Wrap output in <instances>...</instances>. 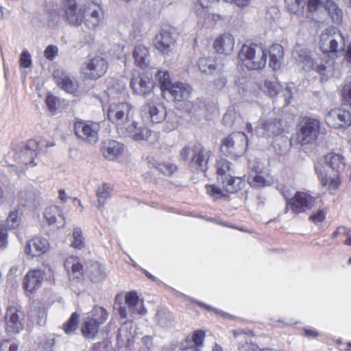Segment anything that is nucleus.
<instances>
[{"mask_svg": "<svg viewBox=\"0 0 351 351\" xmlns=\"http://www.w3.org/2000/svg\"><path fill=\"white\" fill-rule=\"evenodd\" d=\"M45 103L47 109L52 114H55L56 113V111L60 104V99L53 95H48L47 96Z\"/></svg>", "mask_w": 351, "mask_h": 351, "instance_id": "obj_52", "label": "nucleus"}, {"mask_svg": "<svg viewBox=\"0 0 351 351\" xmlns=\"http://www.w3.org/2000/svg\"><path fill=\"white\" fill-rule=\"evenodd\" d=\"M205 338V332L202 330H195L192 336L191 340L194 343L193 349L195 351H199V348L202 347L204 344Z\"/></svg>", "mask_w": 351, "mask_h": 351, "instance_id": "obj_51", "label": "nucleus"}, {"mask_svg": "<svg viewBox=\"0 0 351 351\" xmlns=\"http://www.w3.org/2000/svg\"><path fill=\"white\" fill-rule=\"evenodd\" d=\"M44 217L49 225H53L57 228L64 227L65 219L62 210L56 206H51L46 208Z\"/></svg>", "mask_w": 351, "mask_h": 351, "instance_id": "obj_27", "label": "nucleus"}, {"mask_svg": "<svg viewBox=\"0 0 351 351\" xmlns=\"http://www.w3.org/2000/svg\"><path fill=\"white\" fill-rule=\"evenodd\" d=\"M56 84L68 93H74L77 88V84L71 76L62 70L57 69L53 73Z\"/></svg>", "mask_w": 351, "mask_h": 351, "instance_id": "obj_24", "label": "nucleus"}, {"mask_svg": "<svg viewBox=\"0 0 351 351\" xmlns=\"http://www.w3.org/2000/svg\"><path fill=\"white\" fill-rule=\"evenodd\" d=\"M296 53L298 55L296 60L302 64L304 70L306 71H315L322 75V78L327 75L326 73V67L321 63H317L306 50L302 49L300 51H296Z\"/></svg>", "mask_w": 351, "mask_h": 351, "instance_id": "obj_19", "label": "nucleus"}, {"mask_svg": "<svg viewBox=\"0 0 351 351\" xmlns=\"http://www.w3.org/2000/svg\"><path fill=\"white\" fill-rule=\"evenodd\" d=\"M19 208H14L13 210H11L6 220L5 227L7 229H15L19 227L20 224V219L19 217Z\"/></svg>", "mask_w": 351, "mask_h": 351, "instance_id": "obj_47", "label": "nucleus"}, {"mask_svg": "<svg viewBox=\"0 0 351 351\" xmlns=\"http://www.w3.org/2000/svg\"><path fill=\"white\" fill-rule=\"evenodd\" d=\"M278 189L287 200V208H286V210H287L288 208V201H289V199H290L292 197L291 191L289 188H288L284 185H281V186H278Z\"/></svg>", "mask_w": 351, "mask_h": 351, "instance_id": "obj_62", "label": "nucleus"}, {"mask_svg": "<svg viewBox=\"0 0 351 351\" xmlns=\"http://www.w3.org/2000/svg\"><path fill=\"white\" fill-rule=\"evenodd\" d=\"M156 321L157 324L161 327H169L173 321V316L167 309L161 308L157 311Z\"/></svg>", "mask_w": 351, "mask_h": 351, "instance_id": "obj_40", "label": "nucleus"}, {"mask_svg": "<svg viewBox=\"0 0 351 351\" xmlns=\"http://www.w3.org/2000/svg\"><path fill=\"white\" fill-rule=\"evenodd\" d=\"M288 11L292 14L302 12L305 5L304 0H285Z\"/></svg>", "mask_w": 351, "mask_h": 351, "instance_id": "obj_46", "label": "nucleus"}, {"mask_svg": "<svg viewBox=\"0 0 351 351\" xmlns=\"http://www.w3.org/2000/svg\"><path fill=\"white\" fill-rule=\"evenodd\" d=\"M79 315L77 313H72L69 320L64 324V330L66 334H70L75 330L78 324Z\"/></svg>", "mask_w": 351, "mask_h": 351, "instance_id": "obj_50", "label": "nucleus"}, {"mask_svg": "<svg viewBox=\"0 0 351 351\" xmlns=\"http://www.w3.org/2000/svg\"><path fill=\"white\" fill-rule=\"evenodd\" d=\"M123 149V144L117 141L110 140L104 143L101 152L106 158L113 160L122 154Z\"/></svg>", "mask_w": 351, "mask_h": 351, "instance_id": "obj_29", "label": "nucleus"}, {"mask_svg": "<svg viewBox=\"0 0 351 351\" xmlns=\"http://www.w3.org/2000/svg\"><path fill=\"white\" fill-rule=\"evenodd\" d=\"M234 39L230 34H224L217 38L214 43L217 52L223 54H230L233 51Z\"/></svg>", "mask_w": 351, "mask_h": 351, "instance_id": "obj_30", "label": "nucleus"}, {"mask_svg": "<svg viewBox=\"0 0 351 351\" xmlns=\"http://www.w3.org/2000/svg\"><path fill=\"white\" fill-rule=\"evenodd\" d=\"M125 302L132 313H137V315L146 313V310L143 308V302L139 300L136 292H128L125 295Z\"/></svg>", "mask_w": 351, "mask_h": 351, "instance_id": "obj_33", "label": "nucleus"}, {"mask_svg": "<svg viewBox=\"0 0 351 351\" xmlns=\"http://www.w3.org/2000/svg\"><path fill=\"white\" fill-rule=\"evenodd\" d=\"M325 120L330 127L346 129L351 125V114L348 111L334 108L326 114Z\"/></svg>", "mask_w": 351, "mask_h": 351, "instance_id": "obj_15", "label": "nucleus"}, {"mask_svg": "<svg viewBox=\"0 0 351 351\" xmlns=\"http://www.w3.org/2000/svg\"><path fill=\"white\" fill-rule=\"evenodd\" d=\"M108 69L107 61L100 56H96L89 60L82 66L85 77L90 80L99 79L106 73Z\"/></svg>", "mask_w": 351, "mask_h": 351, "instance_id": "obj_12", "label": "nucleus"}, {"mask_svg": "<svg viewBox=\"0 0 351 351\" xmlns=\"http://www.w3.org/2000/svg\"><path fill=\"white\" fill-rule=\"evenodd\" d=\"M322 167L320 165H315V171L319 176L322 185L328 186L330 189H336L340 184L339 173H335L334 176H327L322 172Z\"/></svg>", "mask_w": 351, "mask_h": 351, "instance_id": "obj_32", "label": "nucleus"}, {"mask_svg": "<svg viewBox=\"0 0 351 351\" xmlns=\"http://www.w3.org/2000/svg\"><path fill=\"white\" fill-rule=\"evenodd\" d=\"M141 116L147 123H160L165 119L167 111L164 106L149 101L141 106Z\"/></svg>", "mask_w": 351, "mask_h": 351, "instance_id": "obj_11", "label": "nucleus"}, {"mask_svg": "<svg viewBox=\"0 0 351 351\" xmlns=\"http://www.w3.org/2000/svg\"><path fill=\"white\" fill-rule=\"evenodd\" d=\"M104 12L101 6L94 2L83 5L82 23L89 29H95L102 23Z\"/></svg>", "mask_w": 351, "mask_h": 351, "instance_id": "obj_10", "label": "nucleus"}, {"mask_svg": "<svg viewBox=\"0 0 351 351\" xmlns=\"http://www.w3.org/2000/svg\"><path fill=\"white\" fill-rule=\"evenodd\" d=\"M135 110L129 103H112L110 104L107 117L114 124L117 130H121L134 118Z\"/></svg>", "mask_w": 351, "mask_h": 351, "instance_id": "obj_5", "label": "nucleus"}, {"mask_svg": "<svg viewBox=\"0 0 351 351\" xmlns=\"http://www.w3.org/2000/svg\"><path fill=\"white\" fill-rule=\"evenodd\" d=\"M43 145L48 146L44 141L29 140L19 155L20 162L25 166H35L36 165V162H34L35 158L40 154L41 147Z\"/></svg>", "mask_w": 351, "mask_h": 351, "instance_id": "obj_14", "label": "nucleus"}, {"mask_svg": "<svg viewBox=\"0 0 351 351\" xmlns=\"http://www.w3.org/2000/svg\"><path fill=\"white\" fill-rule=\"evenodd\" d=\"M191 91V88L189 85L177 82H174L164 94H168L173 101H182L188 99Z\"/></svg>", "mask_w": 351, "mask_h": 351, "instance_id": "obj_25", "label": "nucleus"}, {"mask_svg": "<svg viewBox=\"0 0 351 351\" xmlns=\"http://www.w3.org/2000/svg\"><path fill=\"white\" fill-rule=\"evenodd\" d=\"M100 124L91 121L78 120L74 124L75 134L85 143L95 144L99 140Z\"/></svg>", "mask_w": 351, "mask_h": 351, "instance_id": "obj_8", "label": "nucleus"}, {"mask_svg": "<svg viewBox=\"0 0 351 351\" xmlns=\"http://www.w3.org/2000/svg\"><path fill=\"white\" fill-rule=\"evenodd\" d=\"M112 187L107 183H103L97 189L98 208H101L106 204L108 199L111 197Z\"/></svg>", "mask_w": 351, "mask_h": 351, "instance_id": "obj_42", "label": "nucleus"}, {"mask_svg": "<svg viewBox=\"0 0 351 351\" xmlns=\"http://www.w3.org/2000/svg\"><path fill=\"white\" fill-rule=\"evenodd\" d=\"M211 152L201 144L195 143L184 147L180 151V157L183 160H191V166L197 170L205 172Z\"/></svg>", "mask_w": 351, "mask_h": 351, "instance_id": "obj_3", "label": "nucleus"}, {"mask_svg": "<svg viewBox=\"0 0 351 351\" xmlns=\"http://www.w3.org/2000/svg\"><path fill=\"white\" fill-rule=\"evenodd\" d=\"M235 115L233 110H228L223 117V121L226 125H231L234 122L233 118Z\"/></svg>", "mask_w": 351, "mask_h": 351, "instance_id": "obj_64", "label": "nucleus"}, {"mask_svg": "<svg viewBox=\"0 0 351 351\" xmlns=\"http://www.w3.org/2000/svg\"><path fill=\"white\" fill-rule=\"evenodd\" d=\"M325 134L326 129L321 127L320 121L318 119L305 117L298 133V139L302 144H311L316 140L319 135Z\"/></svg>", "mask_w": 351, "mask_h": 351, "instance_id": "obj_7", "label": "nucleus"}, {"mask_svg": "<svg viewBox=\"0 0 351 351\" xmlns=\"http://www.w3.org/2000/svg\"><path fill=\"white\" fill-rule=\"evenodd\" d=\"M19 64L21 68H29L32 66V56L27 49H23L21 53Z\"/></svg>", "mask_w": 351, "mask_h": 351, "instance_id": "obj_55", "label": "nucleus"}, {"mask_svg": "<svg viewBox=\"0 0 351 351\" xmlns=\"http://www.w3.org/2000/svg\"><path fill=\"white\" fill-rule=\"evenodd\" d=\"M17 345L8 339L3 340L0 343V351H17Z\"/></svg>", "mask_w": 351, "mask_h": 351, "instance_id": "obj_57", "label": "nucleus"}, {"mask_svg": "<svg viewBox=\"0 0 351 351\" xmlns=\"http://www.w3.org/2000/svg\"><path fill=\"white\" fill-rule=\"evenodd\" d=\"M341 97L344 105L351 106V82L346 83L343 86Z\"/></svg>", "mask_w": 351, "mask_h": 351, "instance_id": "obj_53", "label": "nucleus"}, {"mask_svg": "<svg viewBox=\"0 0 351 351\" xmlns=\"http://www.w3.org/2000/svg\"><path fill=\"white\" fill-rule=\"evenodd\" d=\"M326 217V214L324 210H318L315 214L311 215L309 219L315 223L322 222Z\"/></svg>", "mask_w": 351, "mask_h": 351, "instance_id": "obj_60", "label": "nucleus"}, {"mask_svg": "<svg viewBox=\"0 0 351 351\" xmlns=\"http://www.w3.org/2000/svg\"><path fill=\"white\" fill-rule=\"evenodd\" d=\"M175 43L174 38L168 30L162 29L160 34L156 35L154 44L156 48L163 54H167L171 50Z\"/></svg>", "mask_w": 351, "mask_h": 351, "instance_id": "obj_26", "label": "nucleus"}, {"mask_svg": "<svg viewBox=\"0 0 351 351\" xmlns=\"http://www.w3.org/2000/svg\"><path fill=\"white\" fill-rule=\"evenodd\" d=\"M158 169L164 175L171 176L177 169V167L171 163L165 162L158 164Z\"/></svg>", "mask_w": 351, "mask_h": 351, "instance_id": "obj_54", "label": "nucleus"}, {"mask_svg": "<svg viewBox=\"0 0 351 351\" xmlns=\"http://www.w3.org/2000/svg\"><path fill=\"white\" fill-rule=\"evenodd\" d=\"M325 162L336 173L343 171L345 167V162L343 156L337 153H329L325 156Z\"/></svg>", "mask_w": 351, "mask_h": 351, "instance_id": "obj_36", "label": "nucleus"}, {"mask_svg": "<svg viewBox=\"0 0 351 351\" xmlns=\"http://www.w3.org/2000/svg\"><path fill=\"white\" fill-rule=\"evenodd\" d=\"M155 79L158 82L163 93L173 84L171 82L168 71L158 70L155 74Z\"/></svg>", "mask_w": 351, "mask_h": 351, "instance_id": "obj_43", "label": "nucleus"}, {"mask_svg": "<svg viewBox=\"0 0 351 351\" xmlns=\"http://www.w3.org/2000/svg\"><path fill=\"white\" fill-rule=\"evenodd\" d=\"M23 317L24 314L20 307L16 305L9 306L5 315L7 331L10 333H19L23 328Z\"/></svg>", "mask_w": 351, "mask_h": 351, "instance_id": "obj_16", "label": "nucleus"}, {"mask_svg": "<svg viewBox=\"0 0 351 351\" xmlns=\"http://www.w3.org/2000/svg\"><path fill=\"white\" fill-rule=\"evenodd\" d=\"M198 67L202 73L215 74L216 71H220L221 66L217 64L215 58H201L198 61Z\"/></svg>", "mask_w": 351, "mask_h": 351, "instance_id": "obj_37", "label": "nucleus"}, {"mask_svg": "<svg viewBox=\"0 0 351 351\" xmlns=\"http://www.w3.org/2000/svg\"><path fill=\"white\" fill-rule=\"evenodd\" d=\"M64 267L73 278H80L85 273L93 282H99L105 278L106 273L102 265L96 261L86 263L85 269L74 256L69 257L64 262Z\"/></svg>", "mask_w": 351, "mask_h": 351, "instance_id": "obj_1", "label": "nucleus"}, {"mask_svg": "<svg viewBox=\"0 0 351 351\" xmlns=\"http://www.w3.org/2000/svg\"><path fill=\"white\" fill-rule=\"evenodd\" d=\"M315 203V198L311 195L298 191L288 201V207L295 214L302 213L311 209Z\"/></svg>", "mask_w": 351, "mask_h": 351, "instance_id": "obj_13", "label": "nucleus"}, {"mask_svg": "<svg viewBox=\"0 0 351 351\" xmlns=\"http://www.w3.org/2000/svg\"><path fill=\"white\" fill-rule=\"evenodd\" d=\"M27 315L32 323L39 326L44 325L47 320V310L45 304L38 300L33 301Z\"/></svg>", "mask_w": 351, "mask_h": 351, "instance_id": "obj_23", "label": "nucleus"}, {"mask_svg": "<svg viewBox=\"0 0 351 351\" xmlns=\"http://www.w3.org/2000/svg\"><path fill=\"white\" fill-rule=\"evenodd\" d=\"M215 73L217 74L218 77L213 80V84L215 89L220 90L226 86L228 82L227 75L222 68L220 69L219 71H216Z\"/></svg>", "mask_w": 351, "mask_h": 351, "instance_id": "obj_49", "label": "nucleus"}, {"mask_svg": "<svg viewBox=\"0 0 351 351\" xmlns=\"http://www.w3.org/2000/svg\"><path fill=\"white\" fill-rule=\"evenodd\" d=\"M247 138L243 132H232L225 138L221 145L223 154L232 158L243 155L247 149Z\"/></svg>", "mask_w": 351, "mask_h": 351, "instance_id": "obj_6", "label": "nucleus"}, {"mask_svg": "<svg viewBox=\"0 0 351 351\" xmlns=\"http://www.w3.org/2000/svg\"><path fill=\"white\" fill-rule=\"evenodd\" d=\"M48 247L49 243L46 239L37 237L27 242L25 251L28 255L38 256L45 253Z\"/></svg>", "mask_w": 351, "mask_h": 351, "instance_id": "obj_28", "label": "nucleus"}, {"mask_svg": "<svg viewBox=\"0 0 351 351\" xmlns=\"http://www.w3.org/2000/svg\"><path fill=\"white\" fill-rule=\"evenodd\" d=\"M7 230L3 224H0V247H4L8 243Z\"/></svg>", "mask_w": 351, "mask_h": 351, "instance_id": "obj_61", "label": "nucleus"}, {"mask_svg": "<svg viewBox=\"0 0 351 351\" xmlns=\"http://www.w3.org/2000/svg\"><path fill=\"white\" fill-rule=\"evenodd\" d=\"M133 57L136 64L144 68L149 63V53L148 49L143 45L135 46L133 51Z\"/></svg>", "mask_w": 351, "mask_h": 351, "instance_id": "obj_34", "label": "nucleus"}, {"mask_svg": "<svg viewBox=\"0 0 351 351\" xmlns=\"http://www.w3.org/2000/svg\"><path fill=\"white\" fill-rule=\"evenodd\" d=\"M324 8L328 11V14L333 23H339L341 21L342 11L335 2L331 0H326Z\"/></svg>", "mask_w": 351, "mask_h": 351, "instance_id": "obj_41", "label": "nucleus"}, {"mask_svg": "<svg viewBox=\"0 0 351 351\" xmlns=\"http://www.w3.org/2000/svg\"><path fill=\"white\" fill-rule=\"evenodd\" d=\"M319 47L324 53H327L329 56L338 57L345 51V37L336 28H326L319 36Z\"/></svg>", "mask_w": 351, "mask_h": 351, "instance_id": "obj_2", "label": "nucleus"}, {"mask_svg": "<svg viewBox=\"0 0 351 351\" xmlns=\"http://www.w3.org/2000/svg\"><path fill=\"white\" fill-rule=\"evenodd\" d=\"M263 132L262 135L268 137L280 134L284 130V123L281 119H274L261 121Z\"/></svg>", "mask_w": 351, "mask_h": 351, "instance_id": "obj_31", "label": "nucleus"}, {"mask_svg": "<svg viewBox=\"0 0 351 351\" xmlns=\"http://www.w3.org/2000/svg\"><path fill=\"white\" fill-rule=\"evenodd\" d=\"M217 173L219 181H223L226 178L233 173L232 164L224 158H221L216 163Z\"/></svg>", "mask_w": 351, "mask_h": 351, "instance_id": "obj_39", "label": "nucleus"}, {"mask_svg": "<svg viewBox=\"0 0 351 351\" xmlns=\"http://www.w3.org/2000/svg\"><path fill=\"white\" fill-rule=\"evenodd\" d=\"M44 273L41 269L29 271L23 278V288L30 293L38 289L43 283Z\"/></svg>", "mask_w": 351, "mask_h": 351, "instance_id": "obj_22", "label": "nucleus"}, {"mask_svg": "<svg viewBox=\"0 0 351 351\" xmlns=\"http://www.w3.org/2000/svg\"><path fill=\"white\" fill-rule=\"evenodd\" d=\"M326 0H308L307 8L310 12L316 11L320 7H325Z\"/></svg>", "mask_w": 351, "mask_h": 351, "instance_id": "obj_58", "label": "nucleus"}, {"mask_svg": "<svg viewBox=\"0 0 351 351\" xmlns=\"http://www.w3.org/2000/svg\"><path fill=\"white\" fill-rule=\"evenodd\" d=\"M62 5L66 21L72 25L80 26L82 23L83 6L79 7L76 0H62Z\"/></svg>", "mask_w": 351, "mask_h": 351, "instance_id": "obj_17", "label": "nucleus"}, {"mask_svg": "<svg viewBox=\"0 0 351 351\" xmlns=\"http://www.w3.org/2000/svg\"><path fill=\"white\" fill-rule=\"evenodd\" d=\"M239 56L243 65L248 69L256 70L264 67L267 62V53L260 45H243Z\"/></svg>", "mask_w": 351, "mask_h": 351, "instance_id": "obj_4", "label": "nucleus"}, {"mask_svg": "<svg viewBox=\"0 0 351 351\" xmlns=\"http://www.w3.org/2000/svg\"><path fill=\"white\" fill-rule=\"evenodd\" d=\"M45 56L49 60H52L57 56L58 47L55 45H49L45 50Z\"/></svg>", "mask_w": 351, "mask_h": 351, "instance_id": "obj_59", "label": "nucleus"}, {"mask_svg": "<svg viewBox=\"0 0 351 351\" xmlns=\"http://www.w3.org/2000/svg\"><path fill=\"white\" fill-rule=\"evenodd\" d=\"M116 304L119 305V313L122 318H125L128 316L132 317L137 315V313H132L129 311V308L125 302L123 304L116 302Z\"/></svg>", "mask_w": 351, "mask_h": 351, "instance_id": "obj_56", "label": "nucleus"}, {"mask_svg": "<svg viewBox=\"0 0 351 351\" xmlns=\"http://www.w3.org/2000/svg\"><path fill=\"white\" fill-rule=\"evenodd\" d=\"M93 317H87L82 326V332L86 339H93L99 327L108 318L107 311L101 307H96L92 311Z\"/></svg>", "mask_w": 351, "mask_h": 351, "instance_id": "obj_9", "label": "nucleus"}, {"mask_svg": "<svg viewBox=\"0 0 351 351\" xmlns=\"http://www.w3.org/2000/svg\"><path fill=\"white\" fill-rule=\"evenodd\" d=\"M265 91L271 97L277 96L276 99H283V106H287L291 103V99L292 98L291 89L287 87L282 92H280L281 86L274 78L272 77L270 80H265Z\"/></svg>", "mask_w": 351, "mask_h": 351, "instance_id": "obj_20", "label": "nucleus"}, {"mask_svg": "<svg viewBox=\"0 0 351 351\" xmlns=\"http://www.w3.org/2000/svg\"><path fill=\"white\" fill-rule=\"evenodd\" d=\"M228 193H234L241 189L244 186V182L241 180V177L234 176L233 173L231 176L226 178L223 181L221 182Z\"/></svg>", "mask_w": 351, "mask_h": 351, "instance_id": "obj_38", "label": "nucleus"}, {"mask_svg": "<svg viewBox=\"0 0 351 351\" xmlns=\"http://www.w3.org/2000/svg\"><path fill=\"white\" fill-rule=\"evenodd\" d=\"M248 182L252 187H261L265 185L266 181L261 173H258V170L256 169L250 173Z\"/></svg>", "mask_w": 351, "mask_h": 351, "instance_id": "obj_48", "label": "nucleus"}, {"mask_svg": "<svg viewBox=\"0 0 351 351\" xmlns=\"http://www.w3.org/2000/svg\"><path fill=\"white\" fill-rule=\"evenodd\" d=\"M130 86L138 95H146L150 93L154 88V84L150 77L145 73L133 77L130 81Z\"/></svg>", "mask_w": 351, "mask_h": 351, "instance_id": "obj_21", "label": "nucleus"}, {"mask_svg": "<svg viewBox=\"0 0 351 351\" xmlns=\"http://www.w3.org/2000/svg\"><path fill=\"white\" fill-rule=\"evenodd\" d=\"M121 131L136 141H147L152 134V131L143 123L135 121L133 119Z\"/></svg>", "mask_w": 351, "mask_h": 351, "instance_id": "obj_18", "label": "nucleus"}, {"mask_svg": "<svg viewBox=\"0 0 351 351\" xmlns=\"http://www.w3.org/2000/svg\"><path fill=\"white\" fill-rule=\"evenodd\" d=\"M284 56L283 47L278 44L273 45L269 49V66L274 70L280 67Z\"/></svg>", "mask_w": 351, "mask_h": 351, "instance_id": "obj_35", "label": "nucleus"}, {"mask_svg": "<svg viewBox=\"0 0 351 351\" xmlns=\"http://www.w3.org/2000/svg\"><path fill=\"white\" fill-rule=\"evenodd\" d=\"M71 246L79 250L82 249L85 246V240L82 236V231L79 227H75L73 229Z\"/></svg>", "mask_w": 351, "mask_h": 351, "instance_id": "obj_45", "label": "nucleus"}, {"mask_svg": "<svg viewBox=\"0 0 351 351\" xmlns=\"http://www.w3.org/2000/svg\"><path fill=\"white\" fill-rule=\"evenodd\" d=\"M132 324L130 322L123 323L118 330L117 339L124 343L130 341L132 337Z\"/></svg>", "mask_w": 351, "mask_h": 351, "instance_id": "obj_44", "label": "nucleus"}, {"mask_svg": "<svg viewBox=\"0 0 351 351\" xmlns=\"http://www.w3.org/2000/svg\"><path fill=\"white\" fill-rule=\"evenodd\" d=\"M238 349L239 351H262L256 345L248 342L240 345Z\"/></svg>", "mask_w": 351, "mask_h": 351, "instance_id": "obj_63", "label": "nucleus"}]
</instances>
